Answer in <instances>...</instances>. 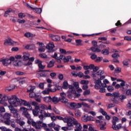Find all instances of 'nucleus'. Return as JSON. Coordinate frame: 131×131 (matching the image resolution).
<instances>
[{
	"instance_id": "f257e3e1",
	"label": "nucleus",
	"mask_w": 131,
	"mask_h": 131,
	"mask_svg": "<svg viewBox=\"0 0 131 131\" xmlns=\"http://www.w3.org/2000/svg\"><path fill=\"white\" fill-rule=\"evenodd\" d=\"M63 121L67 123L68 126L71 127L74 125H75L76 128L75 129V131H81V128L82 127L80 123L78 122V121L75 119L74 118H70L69 119H64Z\"/></svg>"
},
{
	"instance_id": "f03ea898",
	"label": "nucleus",
	"mask_w": 131,
	"mask_h": 131,
	"mask_svg": "<svg viewBox=\"0 0 131 131\" xmlns=\"http://www.w3.org/2000/svg\"><path fill=\"white\" fill-rule=\"evenodd\" d=\"M13 101H17L16 102H13L12 103L13 105H14L15 107H19V106H26L27 107V110L31 111L32 110V106L29 104V103L27 102V101L22 100L21 99H17L16 98H14Z\"/></svg>"
},
{
	"instance_id": "7ed1b4c3",
	"label": "nucleus",
	"mask_w": 131,
	"mask_h": 131,
	"mask_svg": "<svg viewBox=\"0 0 131 131\" xmlns=\"http://www.w3.org/2000/svg\"><path fill=\"white\" fill-rule=\"evenodd\" d=\"M16 98V100L19 99L17 96L13 95L11 96L10 98L9 99V104H10V105L8 106V108L11 112V113H12L13 115L14 114V113H16V112H18V110L17 109L14 108V107H17L15 106L14 104H12V103H17V101L14 100V99Z\"/></svg>"
},
{
	"instance_id": "20e7f679",
	"label": "nucleus",
	"mask_w": 131,
	"mask_h": 131,
	"mask_svg": "<svg viewBox=\"0 0 131 131\" xmlns=\"http://www.w3.org/2000/svg\"><path fill=\"white\" fill-rule=\"evenodd\" d=\"M95 88L96 90H100L99 92L100 93H105L106 92V89L104 88L102 85L103 84V83H102V81H101V80L98 79L95 81Z\"/></svg>"
},
{
	"instance_id": "39448f33",
	"label": "nucleus",
	"mask_w": 131,
	"mask_h": 131,
	"mask_svg": "<svg viewBox=\"0 0 131 131\" xmlns=\"http://www.w3.org/2000/svg\"><path fill=\"white\" fill-rule=\"evenodd\" d=\"M12 115L11 114L6 113L4 116L3 118L4 119V123L7 124V125H10L11 123H12V120H11V117Z\"/></svg>"
},
{
	"instance_id": "423d86ee",
	"label": "nucleus",
	"mask_w": 131,
	"mask_h": 131,
	"mask_svg": "<svg viewBox=\"0 0 131 131\" xmlns=\"http://www.w3.org/2000/svg\"><path fill=\"white\" fill-rule=\"evenodd\" d=\"M66 107L70 108V109H71L72 110H75L78 108H80L81 104L80 103H76L75 102H69Z\"/></svg>"
},
{
	"instance_id": "0eeeda50",
	"label": "nucleus",
	"mask_w": 131,
	"mask_h": 131,
	"mask_svg": "<svg viewBox=\"0 0 131 131\" xmlns=\"http://www.w3.org/2000/svg\"><path fill=\"white\" fill-rule=\"evenodd\" d=\"M40 113L44 114L45 117H51V120L52 121H55L57 120V116H55V115L54 113H47L45 112L44 111L41 110L40 112Z\"/></svg>"
},
{
	"instance_id": "6e6552de",
	"label": "nucleus",
	"mask_w": 131,
	"mask_h": 131,
	"mask_svg": "<svg viewBox=\"0 0 131 131\" xmlns=\"http://www.w3.org/2000/svg\"><path fill=\"white\" fill-rule=\"evenodd\" d=\"M12 61H15V57L11 56L9 58L3 59L2 62L5 66H8L12 63Z\"/></svg>"
},
{
	"instance_id": "1a4fd4ad",
	"label": "nucleus",
	"mask_w": 131,
	"mask_h": 131,
	"mask_svg": "<svg viewBox=\"0 0 131 131\" xmlns=\"http://www.w3.org/2000/svg\"><path fill=\"white\" fill-rule=\"evenodd\" d=\"M55 45L52 42H50L46 46V49L48 50V53H52L53 52H56L57 49H54Z\"/></svg>"
},
{
	"instance_id": "9d476101",
	"label": "nucleus",
	"mask_w": 131,
	"mask_h": 131,
	"mask_svg": "<svg viewBox=\"0 0 131 131\" xmlns=\"http://www.w3.org/2000/svg\"><path fill=\"white\" fill-rule=\"evenodd\" d=\"M11 97H8L6 95H4L2 94H0V103L1 104H4L5 101L8 100L9 103V99H10Z\"/></svg>"
},
{
	"instance_id": "9b49d317",
	"label": "nucleus",
	"mask_w": 131,
	"mask_h": 131,
	"mask_svg": "<svg viewBox=\"0 0 131 131\" xmlns=\"http://www.w3.org/2000/svg\"><path fill=\"white\" fill-rule=\"evenodd\" d=\"M93 70V72H91V76L94 79H95V77L97 76V72L99 70V67H95V65L93 64V68L91 69V70Z\"/></svg>"
},
{
	"instance_id": "f8f14e48",
	"label": "nucleus",
	"mask_w": 131,
	"mask_h": 131,
	"mask_svg": "<svg viewBox=\"0 0 131 131\" xmlns=\"http://www.w3.org/2000/svg\"><path fill=\"white\" fill-rule=\"evenodd\" d=\"M26 6L27 7V8H29V9H31L32 10H33L34 12H35V13H37V14H40V13L42 12V9H41V8H33L29 5L28 4H26Z\"/></svg>"
},
{
	"instance_id": "ddd939ff",
	"label": "nucleus",
	"mask_w": 131,
	"mask_h": 131,
	"mask_svg": "<svg viewBox=\"0 0 131 131\" xmlns=\"http://www.w3.org/2000/svg\"><path fill=\"white\" fill-rule=\"evenodd\" d=\"M59 58L60 60H62L64 62V63H66L67 62H69L70 60L71 59V57L70 56H68L66 57L65 56L60 54L59 56Z\"/></svg>"
},
{
	"instance_id": "4468645a",
	"label": "nucleus",
	"mask_w": 131,
	"mask_h": 131,
	"mask_svg": "<svg viewBox=\"0 0 131 131\" xmlns=\"http://www.w3.org/2000/svg\"><path fill=\"white\" fill-rule=\"evenodd\" d=\"M42 122L40 121H38V122H33V126H34L36 129H39L41 128L42 126Z\"/></svg>"
},
{
	"instance_id": "2eb2a0df",
	"label": "nucleus",
	"mask_w": 131,
	"mask_h": 131,
	"mask_svg": "<svg viewBox=\"0 0 131 131\" xmlns=\"http://www.w3.org/2000/svg\"><path fill=\"white\" fill-rule=\"evenodd\" d=\"M35 64H38V66L40 69H45V67L46 66L42 64V62L40 61L39 59H36L35 60Z\"/></svg>"
},
{
	"instance_id": "dca6fc26",
	"label": "nucleus",
	"mask_w": 131,
	"mask_h": 131,
	"mask_svg": "<svg viewBox=\"0 0 131 131\" xmlns=\"http://www.w3.org/2000/svg\"><path fill=\"white\" fill-rule=\"evenodd\" d=\"M13 40H12L11 38L8 37L5 40L4 45V46H8V45H9V46H13Z\"/></svg>"
},
{
	"instance_id": "f3484780",
	"label": "nucleus",
	"mask_w": 131,
	"mask_h": 131,
	"mask_svg": "<svg viewBox=\"0 0 131 131\" xmlns=\"http://www.w3.org/2000/svg\"><path fill=\"white\" fill-rule=\"evenodd\" d=\"M15 81H18L19 85H22L25 83V79L21 78H16L14 79Z\"/></svg>"
},
{
	"instance_id": "a211bd4d",
	"label": "nucleus",
	"mask_w": 131,
	"mask_h": 131,
	"mask_svg": "<svg viewBox=\"0 0 131 131\" xmlns=\"http://www.w3.org/2000/svg\"><path fill=\"white\" fill-rule=\"evenodd\" d=\"M52 58H53V59H55V60H57L58 63H61L62 61L61 60V59H60V57L58 56V53H54V54L51 56Z\"/></svg>"
},
{
	"instance_id": "6ab92c4d",
	"label": "nucleus",
	"mask_w": 131,
	"mask_h": 131,
	"mask_svg": "<svg viewBox=\"0 0 131 131\" xmlns=\"http://www.w3.org/2000/svg\"><path fill=\"white\" fill-rule=\"evenodd\" d=\"M120 90L121 91H122L123 92H124L125 90H126V85H125V82L124 81H122L120 84Z\"/></svg>"
},
{
	"instance_id": "aec40b11",
	"label": "nucleus",
	"mask_w": 131,
	"mask_h": 131,
	"mask_svg": "<svg viewBox=\"0 0 131 131\" xmlns=\"http://www.w3.org/2000/svg\"><path fill=\"white\" fill-rule=\"evenodd\" d=\"M29 57H30V54L28 52H24V56H23V59L24 61H27L29 60Z\"/></svg>"
},
{
	"instance_id": "412c9836",
	"label": "nucleus",
	"mask_w": 131,
	"mask_h": 131,
	"mask_svg": "<svg viewBox=\"0 0 131 131\" xmlns=\"http://www.w3.org/2000/svg\"><path fill=\"white\" fill-rule=\"evenodd\" d=\"M113 125H116V123L119 122L120 120L117 117L114 116L113 117L112 120Z\"/></svg>"
},
{
	"instance_id": "4be33fe9",
	"label": "nucleus",
	"mask_w": 131,
	"mask_h": 131,
	"mask_svg": "<svg viewBox=\"0 0 131 131\" xmlns=\"http://www.w3.org/2000/svg\"><path fill=\"white\" fill-rule=\"evenodd\" d=\"M59 53H60L61 55H69V54H70V52L66 51V50L62 48L59 49Z\"/></svg>"
},
{
	"instance_id": "5701e85b",
	"label": "nucleus",
	"mask_w": 131,
	"mask_h": 131,
	"mask_svg": "<svg viewBox=\"0 0 131 131\" xmlns=\"http://www.w3.org/2000/svg\"><path fill=\"white\" fill-rule=\"evenodd\" d=\"M13 90H15V85H11L5 88L6 92H10L11 91H13Z\"/></svg>"
},
{
	"instance_id": "b1692460",
	"label": "nucleus",
	"mask_w": 131,
	"mask_h": 131,
	"mask_svg": "<svg viewBox=\"0 0 131 131\" xmlns=\"http://www.w3.org/2000/svg\"><path fill=\"white\" fill-rule=\"evenodd\" d=\"M108 83H109V81L107 79H104L103 80L102 86H103L104 89H106V88H107V84H108Z\"/></svg>"
},
{
	"instance_id": "393cba45",
	"label": "nucleus",
	"mask_w": 131,
	"mask_h": 131,
	"mask_svg": "<svg viewBox=\"0 0 131 131\" xmlns=\"http://www.w3.org/2000/svg\"><path fill=\"white\" fill-rule=\"evenodd\" d=\"M43 100L46 103H49L52 102V97L48 96V97H45L43 98Z\"/></svg>"
},
{
	"instance_id": "a878e982",
	"label": "nucleus",
	"mask_w": 131,
	"mask_h": 131,
	"mask_svg": "<svg viewBox=\"0 0 131 131\" xmlns=\"http://www.w3.org/2000/svg\"><path fill=\"white\" fill-rule=\"evenodd\" d=\"M59 101L62 103H64V105L67 106L68 104L69 103L68 102V100L66 98H59Z\"/></svg>"
},
{
	"instance_id": "bb28decb",
	"label": "nucleus",
	"mask_w": 131,
	"mask_h": 131,
	"mask_svg": "<svg viewBox=\"0 0 131 131\" xmlns=\"http://www.w3.org/2000/svg\"><path fill=\"white\" fill-rule=\"evenodd\" d=\"M19 111H21V112H23V115L26 114V113L28 112H27V111H28L27 108H26L23 106H21L20 107Z\"/></svg>"
},
{
	"instance_id": "cd10ccee",
	"label": "nucleus",
	"mask_w": 131,
	"mask_h": 131,
	"mask_svg": "<svg viewBox=\"0 0 131 131\" xmlns=\"http://www.w3.org/2000/svg\"><path fill=\"white\" fill-rule=\"evenodd\" d=\"M112 127L115 130H117V129H120V128H121V124H118L117 125H112Z\"/></svg>"
},
{
	"instance_id": "c85d7f7f",
	"label": "nucleus",
	"mask_w": 131,
	"mask_h": 131,
	"mask_svg": "<svg viewBox=\"0 0 131 131\" xmlns=\"http://www.w3.org/2000/svg\"><path fill=\"white\" fill-rule=\"evenodd\" d=\"M50 36L52 37V39H53V40H54V41H57V40L60 39V37L57 35L56 36L55 35L51 34Z\"/></svg>"
},
{
	"instance_id": "c756f323",
	"label": "nucleus",
	"mask_w": 131,
	"mask_h": 131,
	"mask_svg": "<svg viewBox=\"0 0 131 131\" xmlns=\"http://www.w3.org/2000/svg\"><path fill=\"white\" fill-rule=\"evenodd\" d=\"M55 64V60L54 59H52L51 61H50L48 63L47 67L48 68H51V67H53L54 66V64Z\"/></svg>"
},
{
	"instance_id": "7c9ffc66",
	"label": "nucleus",
	"mask_w": 131,
	"mask_h": 131,
	"mask_svg": "<svg viewBox=\"0 0 131 131\" xmlns=\"http://www.w3.org/2000/svg\"><path fill=\"white\" fill-rule=\"evenodd\" d=\"M24 35L26 37H34V36H35V34H33L29 32L26 33Z\"/></svg>"
},
{
	"instance_id": "2f4dec72",
	"label": "nucleus",
	"mask_w": 131,
	"mask_h": 131,
	"mask_svg": "<svg viewBox=\"0 0 131 131\" xmlns=\"http://www.w3.org/2000/svg\"><path fill=\"white\" fill-rule=\"evenodd\" d=\"M94 67V64H90V66H83V68L84 70H89V69H92Z\"/></svg>"
},
{
	"instance_id": "473e14b6",
	"label": "nucleus",
	"mask_w": 131,
	"mask_h": 131,
	"mask_svg": "<svg viewBox=\"0 0 131 131\" xmlns=\"http://www.w3.org/2000/svg\"><path fill=\"white\" fill-rule=\"evenodd\" d=\"M39 74L42 77H46V76H48V75H49V74H48V71H43L40 73Z\"/></svg>"
},
{
	"instance_id": "72a5a7b5",
	"label": "nucleus",
	"mask_w": 131,
	"mask_h": 131,
	"mask_svg": "<svg viewBox=\"0 0 131 131\" xmlns=\"http://www.w3.org/2000/svg\"><path fill=\"white\" fill-rule=\"evenodd\" d=\"M35 90V86H30L28 88V92L29 93H33V91Z\"/></svg>"
},
{
	"instance_id": "f704fd0d",
	"label": "nucleus",
	"mask_w": 131,
	"mask_h": 131,
	"mask_svg": "<svg viewBox=\"0 0 131 131\" xmlns=\"http://www.w3.org/2000/svg\"><path fill=\"white\" fill-rule=\"evenodd\" d=\"M14 66H21V62L19 60H15L13 62Z\"/></svg>"
},
{
	"instance_id": "c9c22d12",
	"label": "nucleus",
	"mask_w": 131,
	"mask_h": 131,
	"mask_svg": "<svg viewBox=\"0 0 131 131\" xmlns=\"http://www.w3.org/2000/svg\"><path fill=\"white\" fill-rule=\"evenodd\" d=\"M62 88L65 90H67V89H68V82H67V81H64L63 82Z\"/></svg>"
},
{
	"instance_id": "e433bc0d",
	"label": "nucleus",
	"mask_w": 131,
	"mask_h": 131,
	"mask_svg": "<svg viewBox=\"0 0 131 131\" xmlns=\"http://www.w3.org/2000/svg\"><path fill=\"white\" fill-rule=\"evenodd\" d=\"M91 50L93 52H96L97 53H100V52H101V50L98 48H96L95 47H92Z\"/></svg>"
},
{
	"instance_id": "4c0bfd02",
	"label": "nucleus",
	"mask_w": 131,
	"mask_h": 131,
	"mask_svg": "<svg viewBox=\"0 0 131 131\" xmlns=\"http://www.w3.org/2000/svg\"><path fill=\"white\" fill-rule=\"evenodd\" d=\"M52 102H53V103H54V104H57V103L59 102V99H58V97H53L52 98Z\"/></svg>"
},
{
	"instance_id": "58836bf2",
	"label": "nucleus",
	"mask_w": 131,
	"mask_h": 131,
	"mask_svg": "<svg viewBox=\"0 0 131 131\" xmlns=\"http://www.w3.org/2000/svg\"><path fill=\"white\" fill-rule=\"evenodd\" d=\"M50 92H52V89H48L47 90L43 91L42 92V94H43V95H49V93H50Z\"/></svg>"
},
{
	"instance_id": "ea45409f",
	"label": "nucleus",
	"mask_w": 131,
	"mask_h": 131,
	"mask_svg": "<svg viewBox=\"0 0 131 131\" xmlns=\"http://www.w3.org/2000/svg\"><path fill=\"white\" fill-rule=\"evenodd\" d=\"M32 47H33V49H35V45H27L25 46V49H27V50H31Z\"/></svg>"
},
{
	"instance_id": "a19ab883",
	"label": "nucleus",
	"mask_w": 131,
	"mask_h": 131,
	"mask_svg": "<svg viewBox=\"0 0 131 131\" xmlns=\"http://www.w3.org/2000/svg\"><path fill=\"white\" fill-rule=\"evenodd\" d=\"M81 104L80 108H81V106H83L84 107H86V108H90L91 106L89 105V104L85 103V102H81V103H80Z\"/></svg>"
},
{
	"instance_id": "79ce46f5",
	"label": "nucleus",
	"mask_w": 131,
	"mask_h": 131,
	"mask_svg": "<svg viewBox=\"0 0 131 131\" xmlns=\"http://www.w3.org/2000/svg\"><path fill=\"white\" fill-rule=\"evenodd\" d=\"M75 115V116H77V117H80V116H81V112H80V111H79V110H78L76 111Z\"/></svg>"
},
{
	"instance_id": "37998d69",
	"label": "nucleus",
	"mask_w": 131,
	"mask_h": 131,
	"mask_svg": "<svg viewBox=\"0 0 131 131\" xmlns=\"http://www.w3.org/2000/svg\"><path fill=\"white\" fill-rule=\"evenodd\" d=\"M101 54L103 55H109V50L108 49H103L101 51Z\"/></svg>"
},
{
	"instance_id": "c03bdc74",
	"label": "nucleus",
	"mask_w": 131,
	"mask_h": 131,
	"mask_svg": "<svg viewBox=\"0 0 131 131\" xmlns=\"http://www.w3.org/2000/svg\"><path fill=\"white\" fill-rule=\"evenodd\" d=\"M39 56L40 58H41L42 59H47L48 58V55L45 53H41L39 55Z\"/></svg>"
},
{
	"instance_id": "a18cd8bd",
	"label": "nucleus",
	"mask_w": 131,
	"mask_h": 131,
	"mask_svg": "<svg viewBox=\"0 0 131 131\" xmlns=\"http://www.w3.org/2000/svg\"><path fill=\"white\" fill-rule=\"evenodd\" d=\"M112 57L114 59H118V58L120 57V55H119V54L118 53H114L112 54Z\"/></svg>"
},
{
	"instance_id": "49530a36",
	"label": "nucleus",
	"mask_w": 131,
	"mask_h": 131,
	"mask_svg": "<svg viewBox=\"0 0 131 131\" xmlns=\"http://www.w3.org/2000/svg\"><path fill=\"white\" fill-rule=\"evenodd\" d=\"M16 122H17V123H18V124H19V125H20V126H23V125H24V124H25V122L20 121L19 120V119H16Z\"/></svg>"
},
{
	"instance_id": "de8ad7c7",
	"label": "nucleus",
	"mask_w": 131,
	"mask_h": 131,
	"mask_svg": "<svg viewBox=\"0 0 131 131\" xmlns=\"http://www.w3.org/2000/svg\"><path fill=\"white\" fill-rule=\"evenodd\" d=\"M83 94L84 95V96H88V95H91V90H85L83 92Z\"/></svg>"
},
{
	"instance_id": "09e8293b",
	"label": "nucleus",
	"mask_w": 131,
	"mask_h": 131,
	"mask_svg": "<svg viewBox=\"0 0 131 131\" xmlns=\"http://www.w3.org/2000/svg\"><path fill=\"white\" fill-rule=\"evenodd\" d=\"M80 83L81 84H85V85H86L89 83V80H81Z\"/></svg>"
},
{
	"instance_id": "8fccbe9b",
	"label": "nucleus",
	"mask_w": 131,
	"mask_h": 131,
	"mask_svg": "<svg viewBox=\"0 0 131 131\" xmlns=\"http://www.w3.org/2000/svg\"><path fill=\"white\" fill-rule=\"evenodd\" d=\"M71 94H73L74 95H75L76 97H80V94H77L75 90H73L72 91H71Z\"/></svg>"
},
{
	"instance_id": "3c124183",
	"label": "nucleus",
	"mask_w": 131,
	"mask_h": 131,
	"mask_svg": "<svg viewBox=\"0 0 131 131\" xmlns=\"http://www.w3.org/2000/svg\"><path fill=\"white\" fill-rule=\"evenodd\" d=\"M88 121H95V120H94V117H93L92 116H88L87 122Z\"/></svg>"
},
{
	"instance_id": "603ef678",
	"label": "nucleus",
	"mask_w": 131,
	"mask_h": 131,
	"mask_svg": "<svg viewBox=\"0 0 131 131\" xmlns=\"http://www.w3.org/2000/svg\"><path fill=\"white\" fill-rule=\"evenodd\" d=\"M42 126L43 127H45V129L46 131H51V128H48V126H47V124H46L45 123L42 124Z\"/></svg>"
},
{
	"instance_id": "864d4df0",
	"label": "nucleus",
	"mask_w": 131,
	"mask_h": 131,
	"mask_svg": "<svg viewBox=\"0 0 131 131\" xmlns=\"http://www.w3.org/2000/svg\"><path fill=\"white\" fill-rule=\"evenodd\" d=\"M33 122H35L33 121V119H28V121H27V123H28V124H32V125L33 126Z\"/></svg>"
},
{
	"instance_id": "5fc2aeb1",
	"label": "nucleus",
	"mask_w": 131,
	"mask_h": 131,
	"mask_svg": "<svg viewBox=\"0 0 131 131\" xmlns=\"http://www.w3.org/2000/svg\"><path fill=\"white\" fill-rule=\"evenodd\" d=\"M12 12V10L9 9L8 10L5 11L4 14V17H8L9 16V14Z\"/></svg>"
},
{
	"instance_id": "6e6d98bb",
	"label": "nucleus",
	"mask_w": 131,
	"mask_h": 131,
	"mask_svg": "<svg viewBox=\"0 0 131 131\" xmlns=\"http://www.w3.org/2000/svg\"><path fill=\"white\" fill-rule=\"evenodd\" d=\"M73 85L76 89H79V83L78 82H74Z\"/></svg>"
},
{
	"instance_id": "4d7b16f0",
	"label": "nucleus",
	"mask_w": 131,
	"mask_h": 131,
	"mask_svg": "<svg viewBox=\"0 0 131 131\" xmlns=\"http://www.w3.org/2000/svg\"><path fill=\"white\" fill-rule=\"evenodd\" d=\"M34 99L37 102H40L41 101V100L40 99V97L38 95H36V96H35L34 97Z\"/></svg>"
},
{
	"instance_id": "13d9d810",
	"label": "nucleus",
	"mask_w": 131,
	"mask_h": 131,
	"mask_svg": "<svg viewBox=\"0 0 131 131\" xmlns=\"http://www.w3.org/2000/svg\"><path fill=\"white\" fill-rule=\"evenodd\" d=\"M36 96V94L34 92H30L29 94L30 98H35Z\"/></svg>"
},
{
	"instance_id": "bf43d9fd",
	"label": "nucleus",
	"mask_w": 131,
	"mask_h": 131,
	"mask_svg": "<svg viewBox=\"0 0 131 131\" xmlns=\"http://www.w3.org/2000/svg\"><path fill=\"white\" fill-rule=\"evenodd\" d=\"M82 121H84V122H88V116L86 115H84L82 117Z\"/></svg>"
},
{
	"instance_id": "052dcab7",
	"label": "nucleus",
	"mask_w": 131,
	"mask_h": 131,
	"mask_svg": "<svg viewBox=\"0 0 131 131\" xmlns=\"http://www.w3.org/2000/svg\"><path fill=\"white\" fill-rule=\"evenodd\" d=\"M115 73H120L121 72V68H116L115 69Z\"/></svg>"
},
{
	"instance_id": "680f3d73",
	"label": "nucleus",
	"mask_w": 131,
	"mask_h": 131,
	"mask_svg": "<svg viewBox=\"0 0 131 131\" xmlns=\"http://www.w3.org/2000/svg\"><path fill=\"white\" fill-rule=\"evenodd\" d=\"M32 112L34 116H37L38 115V111H37L36 110H33Z\"/></svg>"
},
{
	"instance_id": "e2e57ef3",
	"label": "nucleus",
	"mask_w": 131,
	"mask_h": 131,
	"mask_svg": "<svg viewBox=\"0 0 131 131\" xmlns=\"http://www.w3.org/2000/svg\"><path fill=\"white\" fill-rule=\"evenodd\" d=\"M39 107L41 109H43V110H47V105H46V104H40L39 105Z\"/></svg>"
},
{
	"instance_id": "0e129e2a",
	"label": "nucleus",
	"mask_w": 131,
	"mask_h": 131,
	"mask_svg": "<svg viewBox=\"0 0 131 131\" xmlns=\"http://www.w3.org/2000/svg\"><path fill=\"white\" fill-rule=\"evenodd\" d=\"M84 75V74H83V73H82V72H81L77 73V76H78V77H79L80 78H81V77H83Z\"/></svg>"
},
{
	"instance_id": "69168bd1",
	"label": "nucleus",
	"mask_w": 131,
	"mask_h": 131,
	"mask_svg": "<svg viewBox=\"0 0 131 131\" xmlns=\"http://www.w3.org/2000/svg\"><path fill=\"white\" fill-rule=\"evenodd\" d=\"M107 90L108 92H112L114 90V88L112 86H108L107 87Z\"/></svg>"
},
{
	"instance_id": "338daca9",
	"label": "nucleus",
	"mask_w": 131,
	"mask_h": 131,
	"mask_svg": "<svg viewBox=\"0 0 131 131\" xmlns=\"http://www.w3.org/2000/svg\"><path fill=\"white\" fill-rule=\"evenodd\" d=\"M124 39H125V40H127L128 41H131V37L129 36H125Z\"/></svg>"
},
{
	"instance_id": "774afa93",
	"label": "nucleus",
	"mask_w": 131,
	"mask_h": 131,
	"mask_svg": "<svg viewBox=\"0 0 131 131\" xmlns=\"http://www.w3.org/2000/svg\"><path fill=\"white\" fill-rule=\"evenodd\" d=\"M126 106L128 109H131V100H129Z\"/></svg>"
}]
</instances>
